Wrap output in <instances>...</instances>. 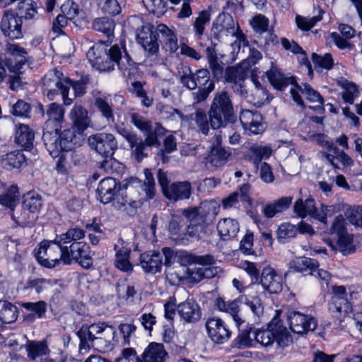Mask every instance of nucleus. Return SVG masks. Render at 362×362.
I'll use <instances>...</instances> for the list:
<instances>
[{
	"mask_svg": "<svg viewBox=\"0 0 362 362\" xmlns=\"http://www.w3.org/2000/svg\"><path fill=\"white\" fill-rule=\"evenodd\" d=\"M88 327L93 334L95 342L104 341L105 342H110L115 337V331L112 326H108L104 322L93 323L88 325Z\"/></svg>",
	"mask_w": 362,
	"mask_h": 362,
	"instance_id": "nucleus-34",
	"label": "nucleus"
},
{
	"mask_svg": "<svg viewBox=\"0 0 362 362\" xmlns=\"http://www.w3.org/2000/svg\"><path fill=\"white\" fill-rule=\"evenodd\" d=\"M239 303L240 302L238 300L226 301L222 298H218L215 301V305L218 310L226 312L231 315L237 327H240L243 324H245V321L239 315Z\"/></svg>",
	"mask_w": 362,
	"mask_h": 362,
	"instance_id": "nucleus-31",
	"label": "nucleus"
},
{
	"mask_svg": "<svg viewBox=\"0 0 362 362\" xmlns=\"http://www.w3.org/2000/svg\"><path fill=\"white\" fill-rule=\"evenodd\" d=\"M40 8L37 6V4L33 0H21L18 4V11L17 13L21 20L23 18L25 21H37L39 17L38 10Z\"/></svg>",
	"mask_w": 362,
	"mask_h": 362,
	"instance_id": "nucleus-35",
	"label": "nucleus"
},
{
	"mask_svg": "<svg viewBox=\"0 0 362 362\" xmlns=\"http://www.w3.org/2000/svg\"><path fill=\"white\" fill-rule=\"evenodd\" d=\"M0 27L3 34L10 40L21 39L23 36L21 18L12 11H4Z\"/></svg>",
	"mask_w": 362,
	"mask_h": 362,
	"instance_id": "nucleus-12",
	"label": "nucleus"
},
{
	"mask_svg": "<svg viewBox=\"0 0 362 362\" xmlns=\"http://www.w3.org/2000/svg\"><path fill=\"white\" fill-rule=\"evenodd\" d=\"M115 267L123 272H130L132 270V264L129 261V255L131 250L126 247L119 248L117 245H115Z\"/></svg>",
	"mask_w": 362,
	"mask_h": 362,
	"instance_id": "nucleus-42",
	"label": "nucleus"
},
{
	"mask_svg": "<svg viewBox=\"0 0 362 362\" xmlns=\"http://www.w3.org/2000/svg\"><path fill=\"white\" fill-rule=\"evenodd\" d=\"M167 356L163 344L152 342L144 350L142 358L144 362H165Z\"/></svg>",
	"mask_w": 362,
	"mask_h": 362,
	"instance_id": "nucleus-33",
	"label": "nucleus"
},
{
	"mask_svg": "<svg viewBox=\"0 0 362 362\" xmlns=\"http://www.w3.org/2000/svg\"><path fill=\"white\" fill-rule=\"evenodd\" d=\"M50 285V280L44 278L30 279L26 283L25 288H34L36 293H40Z\"/></svg>",
	"mask_w": 362,
	"mask_h": 362,
	"instance_id": "nucleus-64",
	"label": "nucleus"
},
{
	"mask_svg": "<svg viewBox=\"0 0 362 362\" xmlns=\"http://www.w3.org/2000/svg\"><path fill=\"white\" fill-rule=\"evenodd\" d=\"M262 116L257 110H244L240 113V121L248 134H262L265 129Z\"/></svg>",
	"mask_w": 362,
	"mask_h": 362,
	"instance_id": "nucleus-15",
	"label": "nucleus"
},
{
	"mask_svg": "<svg viewBox=\"0 0 362 362\" xmlns=\"http://www.w3.org/2000/svg\"><path fill=\"white\" fill-rule=\"evenodd\" d=\"M86 55L91 65L100 71H112L116 64L118 69L125 74L134 65L123 42L113 45L100 42L93 45Z\"/></svg>",
	"mask_w": 362,
	"mask_h": 362,
	"instance_id": "nucleus-1",
	"label": "nucleus"
},
{
	"mask_svg": "<svg viewBox=\"0 0 362 362\" xmlns=\"http://www.w3.org/2000/svg\"><path fill=\"white\" fill-rule=\"evenodd\" d=\"M276 233L279 242L285 243L288 240L296 237L298 228L293 224L284 223L279 226Z\"/></svg>",
	"mask_w": 362,
	"mask_h": 362,
	"instance_id": "nucleus-54",
	"label": "nucleus"
},
{
	"mask_svg": "<svg viewBox=\"0 0 362 362\" xmlns=\"http://www.w3.org/2000/svg\"><path fill=\"white\" fill-rule=\"evenodd\" d=\"M76 334L80 339L79 349L88 350L91 347H94L95 341L93 338V334L88 327V324H83L77 331Z\"/></svg>",
	"mask_w": 362,
	"mask_h": 362,
	"instance_id": "nucleus-50",
	"label": "nucleus"
},
{
	"mask_svg": "<svg viewBox=\"0 0 362 362\" xmlns=\"http://www.w3.org/2000/svg\"><path fill=\"white\" fill-rule=\"evenodd\" d=\"M123 187L132 191L134 189H137L140 202H146L152 199L156 195V187L141 182L136 177H131L124 181Z\"/></svg>",
	"mask_w": 362,
	"mask_h": 362,
	"instance_id": "nucleus-27",
	"label": "nucleus"
},
{
	"mask_svg": "<svg viewBox=\"0 0 362 362\" xmlns=\"http://www.w3.org/2000/svg\"><path fill=\"white\" fill-rule=\"evenodd\" d=\"M60 240V235L52 241L44 240L40 243L37 258L40 264L47 268H52L62 262L64 264L65 244Z\"/></svg>",
	"mask_w": 362,
	"mask_h": 362,
	"instance_id": "nucleus-9",
	"label": "nucleus"
},
{
	"mask_svg": "<svg viewBox=\"0 0 362 362\" xmlns=\"http://www.w3.org/2000/svg\"><path fill=\"white\" fill-rule=\"evenodd\" d=\"M210 21V14L206 11H202L199 13L194 23V30L197 35L201 37L204 30V26Z\"/></svg>",
	"mask_w": 362,
	"mask_h": 362,
	"instance_id": "nucleus-60",
	"label": "nucleus"
},
{
	"mask_svg": "<svg viewBox=\"0 0 362 362\" xmlns=\"http://www.w3.org/2000/svg\"><path fill=\"white\" fill-rule=\"evenodd\" d=\"M18 308L11 302L0 300V321L4 324L14 322L18 318Z\"/></svg>",
	"mask_w": 362,
	"mask_h": 362,
	"instance_id": "nucleus-44",
	"label": "nucleus"
},
{
	"mask_svg": "<svg viewBox=\"0 0 362 362\" xmlns=\"http://www.w3.org/2000/svg\"><path fill=\"white\" fill-rule=\"evenodd\" d=\"M211 32L214 37L218 40L229 35L236 36L237 40L234 44H238L239 47L241 45L245 46L247 43L245 37L241 31L238 32V27H235V22L230 15L219 16L216 22L213 23Z\"/></svg>",
	"mask_w": 362,
	"mask_h": 362,
	"instance_id": "nucleus-10",
	"label": "nucleus"
},
{
	"mask_svg": "<svg viewBox=\"0 0 362 362\" xmlns=\"http://www.w3.org/2000/svg\"><path fill=\"white\" fill-rule=\"evenodd\" d=\"M254 85L255 88L250 95V103L257 107H261L265 103H269V100L267 90L263 88L257 81H254Z\"/></svg>",
	"mask_w": 362,
	"mask_h": 362,
	"instance_id": "nucleus-51",
	"label": "nucleus"
},
{
	"mask_svg": "<svg viewBox=\"0 0 362 362\" xmlns=\"http://www.w3.org/2000/svg\"><path fill=\"white\" fill-rule=\"evenodd\" d=\"M34 132L26 124H20L16 129L15 141L25 150L30 151L33 147Z\"/></svg>",
	"mask_w": 362,
	"mask_h": 362,
	"instance_id": "nucleus-36",
	"label": "nucleus"
},
{
	"mask_svg": "<svg viewBox=\"0 0 362 362\" xmlns=\"http://www.w3.org/2000/svg\"><path fill=\"white\" fill-rule=\"evenodd\" d=\"M60 130L44 129L42 140L44 145L49 155L56 158L63 151H71L76 146H79V137L73 130L64 129L61 133Z\"/></svg>",
	"mask_w": 362,
	"mask_h": 362,
	"instance_id": "nucleus-5",
	"label": "nucleus"
},
{
	"mask_svg": "<svg viewBox=\"0 0 362 362\" xmlns=\"http://www.w3.org/2000/svg\"><path fill=\"white\" fill-rule=\"evenodd\" d=\"M231 156L229 149L224 147H211L209 154V162L211 165L218 168L224 165Z\"/></svg>",
	"mask_w": 362,
	"mask_h": 362,
	"instance_id": "nucleus-45",
	"label": "nucleus"
},
{
	"mask_svg": "<svg viewBox=\"0 0 362 362\" xmlns=\"http://www.w3.org/2000/svg\"><path fill=\"white\" fill-rule=\"evenodd\" d=\"M178 75L180 81L184 87L189 90L198 88L192 93L195 103L204 101L214 90V82L210 79V73L206 69H201L192 73L187 64H180L178 66Z\"/></svg>",
	"mask_w": 362,
	"mask_h": 362,
	"instance_id": "nucleus-3",
	"label": "nucleus"
},
{
	"mask_svg": "<svg viewBox=\"0 0 362 362\" xmlns=\"http://www.w3.org/2000/svg\"><path fill=\"white\" fill-rule=\"evenodd\" d=\"M206 329L209 337L214 344H225L231 336V331L221 318L208 319L206 322Z\"/></svg>",
	"mask_w": 362,
	"mask_h": 362,
	"instance_id": "nucleus-14",
	"label": "nucleus"
},
{
	"mask_svg": "<svg viewBox=\"0 0 362 362\" xmlns=\"http://www.w3.org/2000/svg\"><path fill=\"white\" fill-rule=\"evenodd\" d=\"M274 327L275 341L280 348H285L292 343V337L287 329L276 318Z\"/></svg>",
	"mask_w": 362,
	"mask_h": 362,
	"instance_id": "nucleus-48",
	"label": "nucleus"
},
{
	"mask_svg": "<svg viewBox=\"0 0 362 362\" xmlns=\"http://www.w3.org/2000/svg\"><path fill=\"white\" fill-rule=\"evenodd\" d=\"M88 144L92 149L103 156H113L117 148V142L112 134L98 133L88 137Z\"/></svg>",
	"mask_w": 362,
	"mask_h": 362,
	"instance_id": "nucleus-11",
	"label": "nucleus"
},
{
	"mask_svg": "<svg viewBox=\"0 0 362 362\" xmlns=\"http://www.w3.org/2000/svg\"><path fill=\"white\" fill-rule=\"evenodd\" d=\"M28 356L32 360L46 355L48 351L47 345L42 342L30 341L26 345Z\"/></svg>",
	"mask_w": 362,
	"mask_h": 362,
	"instance_id": "nucleus-56",
	"label": "nucleus"
},
{
	"mask_svg": "<svg viewBox=\"0 0 362 362\" xmlns=\"http://www.w3.org/2000/svg\"><path fill=\"white\" fill-rule=\"evenodd\" d=\"M351 293H348L344 286H332V296L329 309L332 313L346 314L351 310V304L349 297Z\"/></svg>",
	"mask_w": 362,
	"mask_h": 362,
	"instance_id": "nucleus-16",
	"label": "nucleus"
},
{
	"mask_svg": "<svg viewBox=\"0 0 362 362\" xmlns=\"http://www.w3.org/2000/svg\"><path fill=\"white\" fill-rule=\"evenodd\" d=\"M219 235L224 239L235 238L239 231L238 223L232 218H224L217 224Z\"/></svg>",
	"mask_w": 362,
	"mask_h": 362,
	"instance_id": "nucleus-46",
	"label": "nucleus"
},
{
	"mask_svg": "<svg viewBox=\"0 0 362 362\" xmlns=\"http://www.w3.org/2000/svg\"><path fill=\"white\" fill-rule=\"evenodd\" d=\"M267 75L270 83L280 90L285 89L288 85L295 86V83H297L293 76H286L278 67L273 65L267 71Z\"/></svg>",
	"mask_w": 362,
	"mask_h": 362,
	"instance_id": "nucleus-30",
	"label": "nucleus"
},
{
	"mask_svg": "<svg viewBox=\"0 0 362 362\" xmlns=\"http://www.w3.org/2000/svg\"><path fill=\"white\" fill-rule=\"evenodd\" d=\"M98 6L105 15L117 16L121 13V6L117 0H98Z\"/></svg>",
	"mask_w": 362,
	"mask_h": 362,
	"instance_id": "nucleus-55",
	"label": "nucleus"
},
{
	"mask_svg": "<svg viewBox=\"0 0 362 362\" xmlns=\"http://www.w3.org/2000/svg\"><path fill=\"white\" fill-rule=\"evenodd\" d=\"M117 132L128 142L132 149V153L138 163L148 157L152 146H158L160 143V137H155L154 135H146L144 139L139 136L136 133L124 127L117 125Z\"/></svg>",
	"mask_w": 362,
	"mask_h": 362,
	"instance_id": "nucleus-8",
	"label": "nucleus"
},
{
	"mask_svg": "<svg viewBox=\"0 0 362 362\" xmlns=\"http://www.w3.org/2000/svg\"><path fill=\"white\" fill-rule=\"evenodd\" d=\"M92 26L95 30L103 33L108 38L113 35L115 23L107 17L95 18L93 21Z\"/></svg>",
	"mask_w": 362,
	"mask_h": 362,
	"instance_id": "nucleus-53",
	"label": "nucleus"
},
{
	"mask_svg": "<svg viewBox=\"0 0 362 362\" xmlns=\"http://www.w3.org/2000/svg\"><path fill=\"white\" fill-rule=\"evenodd\" d=\"M182 214L189 222L187 228V233L191 238L202 239L211 233L208 222L198 218L195 215L185 209L182 211Z\"/></svg>",
	"mask_w": 362,
	"mask_h": 362,
	"instance_id": "nucleus-21",
	"label": "nucleus"
},
{
	"mask_svg": "<svg viewBox=\"0 0 362 362\" xmlns=\"http://www.w3.org/2000/svg\"><path fill=\"white\" fill-rule=\"evenodd\" d=\"M39 110L46 119L44 129H51V128H53L56 130L61 129L65 112L62 105L52 103L45 107L42 104H40Z\"/></svg>",
	"mask_w": 362,
	"mask_h": 362,
	"instance_id": "nucleus-13",
	"label": "nucleus"
},
{
	"mask_svg": "<svg viewBox=\"0 0 362 362\" xmlns=\"http://www.w3.org/2000/svg\"><path fill=\"white\" fill-rule=\"evenodd\" d=\"M347 220L355 226H362V207L356 206L349 209L346 212Z\"/></svg>",
	"mask_w": 362,
	"mask_h": 362,
	"instance_id": "nucleus-63",
	"label": "nucleus"
},
{
	"mask_svg": "<svg viewBox=\"0 0 362 362\" xmlns=\"http://www.w3.org/2000/svg\"><path fill=\"white\" fill-rule=\"evenodd\" d=\"M180 317L188 323H194L199 320L202 312L199 304L192 298H187L177 306Z\"/></svg>",
	"mask_w": 362,
	"mask_h": 362,
	"instance_id": "nucleus-25",
	"label": "nucleus"
},
{
	"mask_svg": "<svg viewBox=\"0 0 362 362\" xmlns=\"http://www.w3.org/2000/svg\"><path fill=\"white\" fill-rule=\"evenodd\" d=\"M317 207L315 206L314 199L308 197L305 200L303 198L298 199L293 206L294 213L300 218L310 216L315 218Z\"/></svg>",
	"mask_w": 362,
	"mask_h": 362,
	"instance_id": "nucleus-39",
	"label": "nucleus"
},
{
	"mask_svg": "<svg viewBox=\"0 0 362 362\" xmlns=\"http://www.w3.org/2000/svg\"><path fill=\"white\" fill-rule=\"evenodd\" d=\"M312 59L315 66H318L325 69H331L333 66L334 61L330 54L327 53L324 56H320L313 53Z\"/></svg>",
	"mask_w": 362,
	"mask_h": 362,
	"instance_id": "nucleus-61",
	"label": "nucleus"
},
{
	"mask_svg": "<svg viewBox=\"0 0 362 362\" xmlns=\"http://www.w3.org/2000/svg\"><path fill=\"white\" fill-rule=\"evenodd\" d=\"M276 317L269 323L266 329H257L255 332V339L256 342L260 344L264 347H269L273 345L275 341L274 327Z\"/></svg>",
	"mask_w": 362,
	"mask_h": 362,
	"instance_id": "nucleus-40",
	"label": "nucleus"
},
{
	"mask_svg": "<svg viewBox=\"0 0 362 362\" xmlns=\"http://www.w3.org/2000/svg\"><path fill=\"white\" fill-rule=\"evenodd\" d=\"M239 333L234 340V347L238 349L249 348L253 346V340L250 337V333L253 328L248 324L244 325L243 324L240 327Z\"/></svg>",
	"mask_w": 362,
	"mask_h": 362,
	"instance_id": "nucleus-47",
	"label": "nucleus"
},
{
	"mask_svg": "<svg viewBox=\"0 0 362 362\" xmlns=\"http://www.w3.org/2000/svg\"><path fill=\"white\" fill-rule=\"evenodd\" d=\"M20 193L16 185L10 186L6 192L0 196V204L12 212L19 204Z\"/></svg>",
	"mask_w": 362,
	"mask_h": 362,
	"instance_id": "nucleus-43",
	"label": "nucleus"
},
{
	"mask_svg": "<svg viewBox=\"0 0 362 362\" xmlns=\"http://www.w3.org/2000/svg\"><path fill=\"white\" fill-rule=\"evenodd\" d=\"M139 265L146 273L160 272L163 265V255L156 250L145 252L140 255Z\"/></svg>",
	"mask_w": 362,
	"mask_h": 362,
	"instance_id": "nucleus-24",
	"label": "nucleus"
},
{
	"mask_svg": "<svg viewBox=\"0 0 362 362\" xmlns=\"http://www.w3.org/2000/svg\"><path fill=\"white\" fill-rule=\"evenodd\" d=\"M94 104L100 115L107 123L115 122L114 106L108 101L107 97L103 95L95 96Z\"/></svg>",
	"mask_w": 362,
	"mask_h": 362,
	"instance_id": "nucleus-37",
	"label": "nucleus"
},
{
	"mask_svg": "<svg viewBox=\"0 0 362 362\" xmlns=\"http://www.w3.org/2000/svg\"><path fill=\"white\" fill-rule=\"evenodd\" d=\"M241 299L250 308L251 311L257 316L263 313V306L261 299L258 296H242Z\"/></svg>",
	"mask_w": 362,
	"mask_h": 362,
	"instance_id": "nucleus-59",
	"label": "nucleus"
},
{
	"mask_svg": "<svg viewBox=\"0 0 362 362\" xmlns=\"http://www.w3.org/2000/svg\"><path fill=\"white\" fill-rule=\"evenodd\" d=\"M159 34L161 35L165 49L170 53L175 52L178 49L177 35L164 24L158 25L156 31L150 29L142 30L137 35V41L148 53V56L154 55L159 49L158 42Z\"/></svg>",
	"mask_w": 362,
	"mask_h": 362,
	"instance_id": "nucleus-4",
	"label": "nucleus"
},
{
	"mask_svg": "<svg viewBox=\"0 0 362 362\" xmlns=\"http://www.w3.org/2000/svg\"><path fill=\"white\" fill-rule=\"evenodd\" d=\"M295 87L298 88L300 92L304 94L306 98L312 103H318L320 105L323 104V98L320 93L315 90L309 84L303 83L299 85L295 83Z\"/></svg>",
	"mask_w": 362,
	"mask_h": 362,
	"instance_id": "nucleus-57",
	"label": "nucleus"
},
{
	"mask_svg": "<svg viewBox=\"0 0 362 362\" xmlns=\"http://www.w3.org/2000/svg\"><path fill=\"white\" fill-rule=\"evenodd\" d=\"M69 117L72 122V129L76 136L79 137V144L82 140V134L88 127L90 118L87 110L81 105H74L71 110Z\"/></svg>",
	"mask_w": 362,
	"mask_h": 362,
	"instance_id": "nucleus-18",
	"label": "nucleus"
},
{
	"mask_svg": "<svg viewBox=\"0 0 362 362\" xmlns=\"http://www.w3.org/2000/svg\"><path fill=\"white\" fill-rule=\"evenodd\" d=\"M131 122L141 132L146 135L153 134L155 137H162L166 133V129L160 124L154 123L138 113L131 115Z\"/></svg>",
	"mask_w": 362,
	"mask_h": 362,
	"instance_id": "nucleus-20",
	"label": "nucleus"
},
{
	"mask_svg": "<svg viewBox=\"0 0 362 362\" xmlns=\"http://www.w3.org/2000/svg\"><path fill=\"white\" fill-rule=\"evenodd\" d=\"M25 165V156L20 151H13L0 157V165L7 170L18 169Z\"/></svg>",
	"mask_w": 362,
	"mask_h": 362,
	"instance_id": "nucleus-32",
	"label": "nucleus"
},
{
	"mask_svg": "<svg viewBox=\"0 0 362 362\" xmlns=\"http://www.w3.org/2000/svg\"><path fill=\"white\" fill-rule=\"evenodd\" d=\"M288 321L291 331L298 334L313 331L317 327V321L313 317L303 315L297 311H292L289 313Z\"/></svg>",
	"mask_w": 362,
	"mask_h": 362,
	"instance_id": "nucleus-17",
	"label": "nucleus"
},
{
	"mask_svg": "<svg viewBox=\"0 0 362 362\" xmlns=\"http://www.w3.org/2000/svg\"><path fill=\"white\" fill-rule=\"evenodd\" d=\"M42 86L44 93L49 99L53 100L60 93L65 105H70L73 103V98L69 97L71 88L69 78L57 69H51L44 76Z\"/></svg>",
	"mask_w": 362,
	"mask_h": 362,
	"instance_id": "nucleus-7",
	"label": "nucleus"
},
{
	"mask_svg": "<svg viewBox=\"0 0 362 362\" xmlns=\"http://www.w3.org/2000/svg\"><path fill=\"white\" fill-rule=\"evenodd\" d=\"M117 192V182L115 178L107 177L103 179L97 188L98 197L103 204L112 202Z\"/></svg>",
	"mask_w": 362,
	"mask_h": 362,
	"instance_id": "nucleus-29",
	"label": "nucleus"
},
{
	"mask_svg": "<svg viewBox=\"0 0 362 362\" xmlns=\"http://www.w3.org/2000/svg\"><path fill=\"white\" fill-rule=\"evenodd\" d=\"M192 185L188 181L175 182L165 189L163 194L168 200L177 202L189 199L192 195Z\"/></svg>",
	"mask_w": 362,
	"mask_h": 362,
	"instance_id": "nucleus-22",
	"label": "nucleus"
},
{
	"mask_svg": "<svg viewBox=\"0 0 362 362\" xmlns=\"http://www.w3.org/2000/svg\"><path fill=\"white\" fill-rule=\"evenodd\" d=\"M259 283L270 293H279L283 289L281 276L271 267H266L262 270Z\"/></svg>",
	"mask_w": 362,
	"mask_h": 362,
	"instance_id": "nucleus-23",
	"label": "nucleus"
},
{
	"mask_svg": "<svg viewBox=\"0 0 362 362\" xmlns=\"http://www.w3.org/2000/svg\"><path fill=\"white\" fill-rule=\"evenodd\" d=\"M337 244H331V247L336 251H339L344 255L353 253L355 251V247L352 244V237L347 233L337 237Z\"/></svg>",
	"mask_w": 362,
	"mask_h": 362,
	"instance_id": "nucleus-52",
	"label": "nucleus"
},
{
	"mask_svg": "<svg viewBox=\"0 0 362 362\" xmlns=\"http://www.w3.org/2000/svg\"><path fill=\"white\" fill-rule=\"evenodd\" d=\"M20 306L28 312L23 313V320L28 323L35 322L36 319L45 318L47 311V303L44 300L21 302Z\"/></svg>",
	"mask_w": 362,
	"mask_h": 362,
	"instance_id": "nucleus-26",
	"label": "nucleus"
},
{
	"mask_svg": "<svg viewBox=\"0 0 362 362\" xmlns=\"http://www.w3.org/2000/svg\"><path fill=\"white\" fill-rule=\"evenodd\" d=\"M195 215L198 218L204 220L209 223H211L219 212V205L214 200H205L198 207L186 209Z\"/></svg>",
	"mask_w": 362,
	"mask_h": 362,
	"instance_id": "nucleus-28",
	"label": "nucleus"
},
{
	"mask_svg": "<svg viewBox=\"0 0 362 362\" xmlns=\"http://www.w3.org/2000/svg\"><path fill=\"white\" fill-rule=\"evenodd\" d=\"M269 19L264 15L255 16L251 24L256 33H263L269 30Z\"/></svg>",
	"mask_w": 362,
	"mask_h": 362,
	"instance_id": "nucleus-62",
	"label": "nucleus"
},
{
	"mask_svg": "<svg viewBox=\"0 0 362 362\" xmlns=\"http://www.w3.org/2000/svg\"><path fill=\"white\" fill-rule=\"evenodd\" d=\"M337 84L343 89L341 97L344 101L346 103L353 104L359 94L356 85L343 77L337 80Z\"/></svg>",
	"mask_w": 362,
	"mask_h": 362,
	"instance_id": "nucleus-41",
	"label": "nucleus"
},
{
	"mask_svg": "<svg viewBox=\"0 0 362 362\" xmlns=\"http://www.w3.org/2000/svg\"><path fill=\"white\" fill-rule=\"evenodd\" d=\"M42 206V198L37 193L29 192L24 195L21 207L28 210L32 215L38 213Z\"/></svg>",
	"mask_w": 362,
	"mask_h": 362,
	"instance_id": "nucleus-49",
	"label": "nucleus"
},
{
	"mask_svg": "<svg viewBox=\"0 0 362 362\" xmlns=\"http://www.w3.org/2000/svg\"><path fill=\"white\" fill-rule=\"evenodd\" d=\"M318 267L317 262L306 257L296 258L289 262V269L300 273L314 275L315 270Z\"/></svg>",
	"mask_w": 362,
	"mask_h": 362,
	"instance_id": "nucleus-38",
	"label": "nucleus"
},
{
	"mask_svg": "<svg viewBox=\"0 0 362 362\" xmlns=\"http://www.w3.org/2000/svg\"><path fill=\"white\" fill-rule=\"evenodd\" d=\"M11 218L19 226H24L34 220V216L28 210H13L11 214Z\"/></svg>",
	"mask_w": 362,
	"mask_h": 362,
	"instance_id": "nucleus-58",
	"label": "nucleus"
},
{
	"mask_svg": "<svg viewBox=\"0 0 362 362\" xmlns=\"http://www.w3.org/2000/svg\"><path fill=\"white\" fill-rule=\"evenodd\" d=\"M233 105L228 93L226 90L216 92L209 110L211 128L217 129L226 126L233 121Z\"/></svg>",
	"mask_w": 362,
	"mask_h": 362,
	"instance_id": "nucleus-6",
	"label": "nucleus"
},
{
	"mask_svg": "<svg viewBox=\"0 0 362 362\" xmlns=\"http://www.w3.org/2000/svg\"><path fill=\"white\" fill-rule=\"evenodd\" d=\"M86 235V231L79 228H71L60 235V240L65 244L64 264L69 265L74 260L83 268L89 269L93 264L89 245L80 241Z\"/></svg>",
	"mask_w": 362,
	"mask_h": 362,
	"instance_id": "nucleus-2",
	"label": "nucleus"
},
{
	"mask_svg": "<svg viewBox=\"0 0 362 362\" xmlns=\"http://www.w3.org/2000/svg\"><path fill=\"white\" fill-rule=\"evenodd\" d=\"M181 120L187 122L191 129H196L205 136L209 134L210 117H208L204 110L199 108L190 115H182Z\"/></svg>",
	"mask_w": 362,
	"mask_h": 362,
	"instance_id": "nucleus-19",
	"label": "nucleus"
}]
</instances>
